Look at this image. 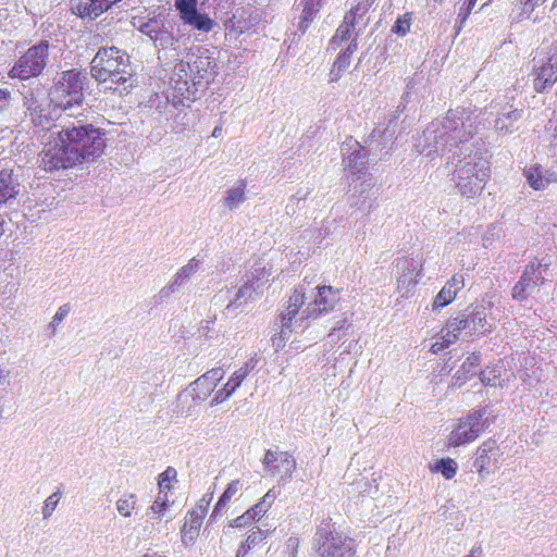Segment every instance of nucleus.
<instances>
[{"instance_id": "obj_46", "label": "nucleus", "mask_w": 557, "mask_h": 557, "mask_svg": "<svg viewBox=\"0 0 557 557\" xmlns=\"http://www.w3.org/2000/svg\"><path fill=\"white\" fill-rule=\"evenodd\" d=\"M60 500V492H54L51 494L45 502V507L42 509V515L45 519H48L52 511L55 509L58 503Z\"/></svg>"}, {"instance_id": "obj_11", "label": "nucleus", "mask_w": 557, "mask_h": 557, "mask_svg": "<svg viewBox=\"0 0 557 557\" xmlns=\"http://www.w3.org/2000/svg\"><path fill=\"white\" fill-rule=\"evenodd\" d=\"M478 117L482 114L475 113ZM523 108H515L510 103L502 104L498 101H493L491 106L485 109L483 115H486V121L499 135H509L518 127L517 123L523 117ZM480 122L478 121V125Z\"/></svg>"}, {"instance_id": "obj_22", "label": "nucleus", "mask_w": 557, "mask_h": 557, "mask_svg": "<svg viewBox=\"0 0 557 557\" xmlns=\"http://www.w3.org/2000/svg\"><path fill=\"white\" fill-rule=\"evenodd\" d=\"M499 453L496 441L490 438L483 442L475 451L473 467L480 478L485 479L490 473L492 463L496 462Z\"/></svg>"}, {"instance_id": "obj_42", "label": "nucleus", "mask_w": 557, "mask_h": 557, "mask_svg": "<svg viewBox=\"0 0 557 557\" xmlns=\"http://www.w3.org/2000/svg\"><path fill=\"white\" fill-rule=\"evenodd\" d=\"M196 0H175V7L180 11L182 20L197 10Z\"/></svg>"}, {"instance_id": "obj_14", "label": "nucleus", "mask_w": 557, "mask_h": 557, "mask_svg": "<svg viewBox=\"0 0 557 557\" xmlns=\"http://www.w3.org/2000/svg\"><path fill=\"white\" fill-rule=\"evenodd\" d=\"M399 272L397 292L401 298H409L422 276V260L420 257H404L397 260Z\"/></svg>"}, {"instance_id": "obj_41", "label": "nucleus", "mask_w": 557, "mask_h": 557, "mask_svg": "<svg viewBox=\"0 0 557 557\" xmlns=\"http://www.w3.org/2000/svg\"><path fill=\"white\" fill-rule=\"evenodd\" d=\"M268 276H269V273L265 270V268L258 267V268H255L251 271V273L248 276L247 281L249 283H255L253 285H258L259 289H262L263 285L268 281Z\"/></svg>"}, {"instance_id": "obj_23", "label": "nucleus", "mask_w": 557, "mask_h": 557, "mask_svg": "<svg viewBox=\"0 0 557 557\" xmlns=\"http://www.w3.org/2000/svg\"><path fill=\"white\" fill-rule=\"evenodd\" d=\"M398 117L397 113L394 112L386 122L380 123L374 127L371 133V144L376 143L377 146L382 147L381 149L389 148L397 138Z\"/></svg>"}, {"instance_id": "obj_62", "label": "nucleus", "mask_w": 557, "mask_h": 557, "mask_svg": "<svg viewBox=\"0 0 557 557\" xmlns=\"http://www.w3.org/2000/svg\"><path fill=\"white\" fill-rule=\"evenodd\" d=\"M345 323H346L345 321H341V322H338V323H337L338 325H337V326H335V327L333 329V331L329 334V337H330V338H333V337L335 336V332H336L337 330H343V329L345 327Z\"/></svg>"}, {"instance_id": "obj_27", "label": "nucleus", "mask_w": 557, "mask_h": 557, "mask_svg": "<svg viewBox=\"0 0 557 557\" xmlns=\"http://www.w3.org/2000/svg\"><path fill=\"white\" fill-rule=\"evenodd\" d=\"M239 490V481L235 480L228 483L227 487L225 488L224 493L219 498L211 516L210 521H215L220 517L223 516L224 510H226L228 503L231 502L232 497L238 492Z\"/></svg>"}, {"instance_id": "obj_15", "label": "nucleus", "mask_w": 557, "mask_h": 557, "mask_svg": "<svg viewBox=\"0 0 557 557\" xmlns=\"http://www.w3.org/2000/svg\"><path fill=\"white\" fill-rule=\"evenodd\" d=\"M262 466L268 474L278 476L280 482L286 483L290 481L297 462L288 451L268 449L262 459Z\"/></svg>"}, {"instance_id": "obj_13", "label": "nucleus", "mask_w": 557, "mask_h": 557, "mask_svg": "<svg viewBox=\"0 0 557 557\" xmlns=\"http://www.w3.org/2000/svg\"><path fill=\"white\" fill-rule=\"evenodd\" d=\"M25 115L30 124L41 129H50L51 123L58 119L60 108H54L51 100L40 97L33 90L24 96Z\"/></svg>"}, {"instance_id": "obj_52", "label": "nucleus", "mask_w": 557, "mask_h": 557, "mask_svg": "<svg viewBox=\"0 0 557 557\" xmlns=\"http://www.w3.org/2000/svg\"><path fill=\"white\" fill-rule=\"evenodd\" d=\"M447 287L453 289L457 295L458 290L462 289L465 286V280L462 275L456 274L454 275L446 284Z\"/></svg>"}, {"instance_id": "obj_29", "label": "nucleus", "mask_w": 557, "mask_h": 557, "mask_svg": "<svg viewBox=\"0 0 557 557\" xmlns=\"http://www.w3.org/2000/svg\"><path fill=\"white\" fill-rule=\"evenodd\" d=\"M246 200V182L238 181L236 184L226 190L224 198V205L230 210H234L239 207Z\"/></svg>"}, {"instance_id": "obj_36", "label": "nucleus", "mask_w": 557, "mask_h": 557, "mask_svg": "<svg viewBox=\"0 0 557 557\" xmlns=\"http://www.w3.org/2000/svg\"><path fill=\"white\" fill-rule=\"evenodd\" d=\"M457 341V336L451 334L449 330H447V326L445 325L441 331V341L435 342L431 350L434 354H438L440 351L444 350L445 348L449 347L451 344H454Z\"/></svg>"}, {"instance_id": "obj_16", "label": "nucleus", "mask_w": 557, "mask_h": 557, "mask_svg": "<svg viewBox=\"0 0 557 557\" xmlns=\"http://www.w3.org/2000/svg\"><path fill=\"white\" fill-rule=\"evenodd\" d=\"M533 88L536 92H544L557 82V44L550 48L546 61L533 70Z\"/></svg>"}, {"instance_id": "obj_38", "label": "nucleus", "mask_w": 557, "mask_h": 557, "mask_svg": "<svg viewBox=\"0 0 557 557\" xmlns=\"http://www.w3.org/2000/svg\"><path fill=\"white\" fill-rule=\"evenodd\" d=\"M457 468V462L450 458L441 459L435 466V470L437 472H441L442 475L447 480L453 479L455 476Z\"/></svg>"}, {"instance_id": "obj_20", "label": "nucleus", "mask_w": 557, "mask_h": 557, "mask_svg": "<svg viewBox=\"0 0 557 557\" xmlns=\"http://www.w3.org/2000/svg\"><path fill=\"white\" fill-rule=\"evenodd\" d=\"M343 164L351 174H363L367 170L364 148L352 137L347 138L342 146Z\"/></svg>"}, {"instance_id": "obj_57", "label": "nucleus", "mask_w": 557, "mask_h": 557, "mask_svg": "<svg viewBox=\"0 0 557 557\" xmlns=\"http://www.w3.org/2000/svg\"><path fill=\"white\" fill-rule=\"evenodd\" d=\"M275 497H276L275 493L272 490H270V491H268V493L263 496V498L260 502L262 504H264L268 508H270L271 504L273 503Z\"/></svg>"}, {"instance_id": "obj_49", "label": "nucleus", "mask_w": 557, "mask_h": 557, "mask_svg": "<svg viewBox=\"0 0 557 557\" xmlns=\"http://www.w3.org/2000/svg\"><path fill=\"white\" fill-rule=\"evenodd\" d=\"M233 295H234L233 288L225 287V288L220 289L214 295L212 301H213L214 305H223L226 301L228 304L230 300L233 298Z\"/></svg>"}, {"instance_id": "obj_4", "label": "nucleus", "mask_w": 557, "mask_h": 557, "mask_svg": "<svg viewBox=\"0 0 557 557\" xmlns=\"http://www.w3.org/2000/svg\"><path fill=\"white\" fill-rule=\"evenodd\" d=\"M318 294L313 301L309 302L306 309L299 314V309L305 304V289L298 286L293 290L289 296L286 310L281 317V335L286 336L296 329H306L309 319H317L321 314L332 310L338 301V292L334 290L332 286L317 287Z\"/></svg>"}, {"instance_id": "obj_61", "label": "nucleus", "mask_w": 557, "mask_h": 557, "mask_svg": "<svg viewBox=\"0 0 557 557\" xmlns=\"http://www.w3.org/2000/svg\"><path fill=\"white\" fill-rule=\"evenodd\" d=\"M483 553L481 547H473L470 553L465 557H482Z\"/></svg>"}, {"instance_id": "obj_54", "label": "nucleus", "mask_w": 557, "mask_h": 557, "mask_svg": "<svg viewBox=\"0 0 557 557\" xmlns=\"http://www.w3.org/2000/svg\"><path fill=\"white\" fill-rule=\"evenodd\" d=\"M252 520L251 515L248 512V510L243 513L242 516L237 517L231 522L232 528H242L247 524H249Z\"/></svg>"}, {"instance_id": "obj_35", "label": "nucleus", "mask_w": 557, "mask_h": 557, "mask_svg": "<svg viewBox=\"0 0 557 557\" xmlns=\"http://www.w3.org/2000/svg\"><path fill=\"white\" fill-rule=\"evenodd\" d=\"M456 294L453 289H450L449 287H447L446 285H444L442 287V289L438 292V294L435 296L434 300H433V304H432V309L434 311L449 305L455 298H456Z\"/></svg>"}, {"instance_id": "obj_58", "label": "nucleus", "mask_w": 557, "mask_h": 557, "mask_svg": "<svg viewBox=\"0 0 557 557\" xmlns=\"http://www.w3.org/2000/svg\"><path fill=\"white\" fill-rule=\"evenodd\" d=\"M467 364H469V367H475L479 364V356L476 355H471L470 357L467 358V361L463 362L461 369L465 370Z\"/></svg>"}, {"instance_id": "obj_3", "label": "nucleus", "mask_w": 557, "mask_h": 557, "mask_svg": "<svg viewBox=\"0 0 557 557\" xmlns=\"http://www.w3.org/2000/svg\"><path fill=\"white\" fill-rule=\"evenodd\" d=\"M90 75L104 89L119 95L128 94L136 85V70L126 51L117 47H102L90 62Z\"/></svg>"}, {"instance_id": "obj_64", "label": "nucleus", "mask_w": 557, "mask_h": 557, "mask_svg": "<svg viewBox=\"0 0 557 557\" xmlns=\"http://www.w3.org/2000/svg\"><path fill=\"white\" fill-rule=\"evenodd\" d=\"M221 134H222V126L221 125L215 126L214 129L212 131V137L218 138L221 136Z\"/></svg>"}, {"instance_id": "obj_18", "label": "nucleus", "mask_w": 557, "mask_h": 557, "mask_svg": "<svg viewBox=\"0 0 557 557\" xmlns=\"http://www.w3.org/2000/svg\"><path fill=\"white\" fill-rule=\"evenodd\" d=\"M186 61L191 62L194 76L200 81V87L203 89L209 84L210 78L215 75V59L208 49L198 48L196 52L187 54Z\"/></svg>"}, {"instance_id": "obj_34", "label": "nucleus", "mask_w": 557, "mask_h": 557, "mask_svg": "<svg viewBox=\"0 0 557 557\" xmlns=\"http://www.w3.org/2000/svg\"><path fill=\"white\" fill-rule=\"evenodd\" d=\"M136 507V495L135 494H125L116 502V510L117 512L125 517L129 518L133 513V510Z\"/></svg>"}, {"instance_id": "obj_60", "label": "nucleus", "mask_w": 557, "mask_h": 557, "mask_svg": "<svg viewBox=\"0 0 557 557\" xmlns=\"http://www.w3.org/2000/svg\"><path fill=\"white\" fill-rule=\"evenodd\" d=\"M250 549H251V548H248V547H247V543H246V542H245V543H243V544L238 547V549H237L236 557H245V556L248 554V552H249Z\"/></svg>"}, {"instance_id": "obj_19", "label": "nucleus", "mask_w": 557, "mask_h": 557, "mask_svg": "<svg viewBox=\"0 0 557 557\" xmlns=\"http://www.w3.org/2000/svg\"><path fill=\"white\" fill-rule=\"evenodd\" d=\"M225 372L222 368H213L196 379L190 385L191 398L195 404L205 401L223 379Z\"/></svg>"}, {"instance_id": "obj_26", "label": "nucleus", "mask_w": 557, "mask_h": 557, "mask_svg": "<svg viewBox=\"0 0 557 557\" xmlns=\"http://www.w3.org/2000/svg\"><path fill=\"white\" fill-rule=\"evenodd\" d=\"M357 50V38L354 37L348 47L338 54L331 70V81H338L348 69L352 53Z\"/></svg>"}, {"instance_id": "obj_28", "label": "nucleus", "mask_w": 557, "mask_h": 557, "mask_svg": "<svg viewBox=\"0 0 557 557\" xmlns=\"http://www.w3.org/2000/svg\"><path fill=\"white\" fill-rule=\"evenodd\" d=\"M355 28L356 24H354V16L351 14H346L344 21L336 29L335 35L330 40L331 48L335 50L343 41L348 40Z\"/></svg>"}, {"instance_id": "obj_24", "label": "nucleus", "mask_w": 557, "mask_h": 557, "mask_svg": "<svg viewBox=\"0 0 557 557\" xmlns=\"http://www.w3.org/2000/svg\"><path fill=\"white\" fill-rule=\"evenodd\" d=\"M253 284L255 283L246 281L239 288H237L234 292L233 298L226 305L225 310L227 312H232L248 302L259 299L263 294V289H259V286Z\"/></svg>"}, {"instance_id": "obj_8", "label": "nucleus", "mask_w": 557, "mask_h": 557, "mask_svg": "<svg viewBox=\"0 0 557 557\" xmlns=\"http://www.w3.org/2000/svg\"><path fill=\"white\" fill-rule=\"evenodd\" d=\"M50 45L47 40L29 47L9 71L11 78L22 81L38 77L50 62Z\"/></svg>"}, {"instance_id": "obj_25", "label": "nucleus", "mask_w": 557, "mask_h": 557, "mask_svg": "<svg viewBox=\"0 0 557 557\" xmlns=\"http://www.w3.org/2000/svg\"><path fill=\"white\" fill-rule=\"evenodd\" d=\"M71 10L81 18L92 21L108 11L109 4L103 0H75L72 1Z\"/></svg>"}, {"instance_id": "obj_44", "label": "nucleus", "mask_w": 557, "mask_h": 557, "mask_svg": "<svg viewBox=\"0 0 557 557\" xmlns=\"http://www.w3.org/2000/svg\"><path fill=\"white\" fill-rule=\"evenodd\" d=\"M177 475L176 470L173 467H168L161 474L159 480L160 490H170L171 481L175 480Z\"/></svg>"}, {"instance_id": "obj_37", "label": "nucleus", "mask_w": 557, "mask_h": 557, "mask_svg": "<svg viewBox=\"0 0 557 557\" xmlns=\"http://www.w3.org/2000/svg\"><path fill=\"white\" fill-rule=\"evenodd\" d=\"M168 507L169 504L166 498L158 496L152 505L147 509V516H150V518L154 520H161L164 517Z\"/></svg>"}, {"instance_id": "obj_21", "label": "nucleus", "mask_w": 557, "mask_h": 557, "mask_svg": "<svg viewBox=\"0 0 557 557\" xmlns=\"http://www.w3.org/2000/svg\"><path fill=\"white\" fill-rule=\"evenodd\" d=\"M200 260L191 258L185 265L181 267L172 276L171 281L160 289L158 296L161 300L169 298L172 294L188 283L190 277L199 270Z\"/></svg>"}, {"instance_id": "obj_47", "label": "nucleus", "mask_w": 557, "mask_h": 557, "mask_svg": "<svg viewBox=\"0 0 557 557\" xmlns=\"http://www.w3.org/2000/svg\"><path fill=\"white\" fill-rule=\"evenodd\" d=\"M367 12H368V4L367 3H358L347 14H351L354 16V24L358 25L359 22H361L362 25H366V22L363 21V16L367 14Z\"/></svg>"}, {"instance_id": "obj_32", "label": "nucleus", "mask_w": 557, "mask_h": 557, "mask_svg": "<svg viewBox=\"0 0 557 557\" xmlns=\"http://www.w3.org/2000/svg\"><path fill=\"white\" fill-rule=\"evenodd\" d=\"M524 176L529 185L535 190H542L548 184V180L543 177L539 166H531L525 169Z\"/></svg>"}, {"instance_id": "obj_30", "label": "nucleus", "mask_w": 557, "mask_h": 557, "mask_svg": "<svg viewBox=\"0 0 557 557\" xmlns=\"http://www.w3.org/2000/svg\"><path fill=\"white\" fill-rule=\"evenodd\" d=\"M183 21L197 28L201 32H210L214 25V22L208 17L206 14L199 13L197 10L194 11L191 14L187 15Z\"/></svg>"}, {"instance_id": "obj_33", "label": "nucleus", "mask_w": 557, "mask_h": 557, "mask_svg": "<svg viewBox=\"0 0 557 557\" xmlns=\"http://www.w3.org/2000/svg\"><path fill=\"white\" fill-rule=\"evenodd\" d=\"M202 520H203V517L196 515V512L194 510H191L189 512V516L187 517V520L182 528L183 543L187 544L188 533H198V531L202 524Z\"/></svg>"}, {"instance_id": "obj_31", "label": "nucleus", "mask_w": 557, "mask_h": 557, "mask_svg": "<svg viewBox=\"0 0 557 557\" xmlns=\"http://www.w3.org/2000/svg\"><path fill=\"white\" fill-rule=\"evenodd\" d=\"M504 368L503 366L496 364L493 367H488L481 371L480 373V380L484 385L488 386H503V383L500 381L502 372Z\"/></svg>"}, {"instance_id": "obj_50", "label": "nucleus", "mask_w": 557, "mask_h": 557, "mask_svg": "<svg viewBox=\"0 0 557 557\" xmlns=\"http://www.w3.org/2000/svg\"><path fill=\"white\" fill-rule=\"evenodd\" d=\"M313 0H306L301 14V24L306 25L314 18L315 10L313 9Z\"/></svg>"}, {"instance_id": "obj_2", "label": "nucleus", "mask_w": 557, "mask_h": 557, "mask_svg": "<svg viewBox=\"0 0 557 557\" xmlns=\"http://www.w3.org/2000/svg\"><path fill=\"white\" fill-rule=\"evenodd\" d=\"M106 147L101 128L76 120L50 134L38 154V164L47 172L88 165L103 154Z\"/></svg>"}, {"instance_id": "obj_59", "label": "nucleus", "mask_w": 557, "mask_h": 557, "mask_svg": "<svg viewBox=\"0 0 557 557\" xmlns=\"http://www.w3.org/2000/svg\"><path fill=\"white\" fill-rule=\"evenodd\" d=\"M461 370H458L456 372V374L454 375L453 377V386H461V384L463 383V381L466 380V376H461Z\"/></svg>"}, {"instance_id": "obj_56", "label": "nucleus", "mask_w": 557, "mask_h": 557, "mask_svg": "<svg viewBox=\"0 0 557 557\" xmlns=\"http://www.w3.org/2000/svg\"><path fill=\"white\" fill-rule=\"evenodd\" d=\"M11 92L8 89L0 88V112L10 106Z\"/></svg>"}, {"instance_id": "obj_40", "label": "nucleus", "mask_w": 557, "mask_h": 557, "mask_svg": "<svg viewBox=\"0 0 557 557\" xmlns=\"http://www.w3.org/2000/svg\"><path fill=\"white\" fill-rule=\"evenodd\" d=\"M164 27L157 20H149L139 26V30L153 40Z\"/></svg>"}, {"instance_id": "obj_39", "label": "nucleus", "mask_w": 557, "mask_h": 557, "mask_svg": "<svg viewBox=\"0 0 557 557\" xmlns=\"http://www.w3.org/2000/svg\"><path fill=\"white\" fill-rule=\"evenodd\" d=\"M71 307L69 304H64L61 307H59L55 314L52 317L51 322L47 326V331L49 332L50 336H53L57 331V326L66 318V315L70 313Z\"/></svg>"}, {"instance_id": "obj_51", "label": "nucleus", "mask_w": 557, "mask_h": 557, "mask_svg": "<svg viewBox=\"0 0 557 557\" xmlns=\"http://www.w3.org/2000/svg\"><path fill=\"white\" fill-rule=\"evenodd\" d=\"M544 1L545 0H523L521 15H524L525 18H529L535 8L542 4Z\"/></svg>"}, {"instance_id": "obj_12", "label": "nucleus", "mask_w": 557, "mask_h": 557, "mask_svg": "<svg viewBox=\"0 0 557 557\" xmlns=\"http://www.w3.org/2000/svg\"><path fill=\"white\" fill-rule=\"evenodd\" d=\"M549 264L544 259L531 261L525 267L520 280L512 287L511 297L515 300L523 301L533 296L539 287L545 283V274Z\"/></svg>"}, {"instance_id": "obj_9", "label": "nucleus", "mask_w": 557, "mask_h": 557, "mask_svg": "<svg viewBox=\"0 0 557 557\" xmlns=\"http://www.w3.org/2000/svg\"><path fill=\"white\" fill-rule=\"evenodd\" d=\"M313 547L318 557H354L355 555L354 540L333 530L329 524L318 529Z\"/></svg>"}, {"instance_id": "obj_1", "label": "nucleus", "mask_w": 557, "mask_h": 557, "mask_svg": "<svg viewBox=\"0 0 557 557\" xmlns=\"http://www.w3.org/2000/svg\"><path fill=\"white\" fill-rule=\"evenodd\" d=\"M478 115L470 109L449 110L442 120L433 121L423 131L417 150L433 160L445 156L451 166V181L463 197L474 198L483 191L490 166L473 140Z\"/></svg>"}, {"instance_id": "obj_45", "label": "nucleus", "mask_w": 557, "mask_h": 557, "mask_svg": "<svg viewBox=\"0 0 557 557\" xmlns=\"http://www.w3.org/2000/svg\"><path fill=\"white\" fill-rule=\"evenodd\" d=\"M410 30V17L408 14L398 17L392 27V32L398 36H405Z\"/></svg>"}, {"instance_id": "obj_63", "label": "nucleus", "mask_w": 557, "mask_h": 557, "mask_svg": "<svg viewBox=\"0 0 557 557\" xmlns=\"http://www.w3.org/2000/svg\"><path fill=\"white\" fill-rule=\"evenodd\" d=\"M309 194H310V190H307L304 194H301V191H297V194L294 196V198H297L299 201L306 200L307 197L309 196Z\"/></svg>"}, {"instance_id": "obj_43", "label": "nucleus", "mask_w": 557, "mask_h": 557, "mask_svg": "<svg viewBox=\"0 0 557 557\" xmlns=\"http://www.w3.org/2000/svg\"><path fill=\"white\" fill-rule=\"evenodd\" d=\"M157 47H161L163 49L170 48L175 44V39L172 34L163 28L160 34L152 40Z\"/></svg>"}, {"instance_id": "obj_7", "label": "nucleus", "mask_w": 557, "mask_h": 557, "mask_svg": "<svg viewBox=\"0 0 557 557\" xmlns=\"http://www.w3.org/2000/svg\"><path fill=\"white\" fill-rule=\"evenodd\" d=\"M195 72L190 61L181 60L174 66L170 79V91L166 96L168 102L177 108L188 106L197 99L200 81L195 78Z\"/></svg>"}, {"instance_id": "obj_6", "label": "nucleus", "mask_w": 557, "mask_h": 557, "mask_svg": "<svg viewBox=\"0 0 557 557\" xmlns=\"http://www.w3.org/2000/svg\"><path fill=\"white\" fill-rule=\"evenodd\" d=\"M87 73L72 69L63 71L49 90V99L54 108L67 112L81 107L84 101V87Z\"/></svg>"}, {"instance_id": "obj_48", "label": "nucleus", "mask_w": 557, "mask_h": 557, "mask_svg": "<svg viewBox=\"0 0 557 557\" xmlns=\"http://www.w3.org/2000/svg\"><path fill=\"white\" fill-rule=\"evenodd\" d=\"M268 535V531H262L260 529L256 531H251L250 534L246 539L247 547L253 548L257 544L261 543Z\"/></svg>"}, {"instance_id": "obj_10", "label": "nucleus", "mask_w": 557, "mask_h": 557, "mask_svg": "<svg viewBox=\"0 0 557 557\" xmlns=\"http://www.w3.org/2000/svg\"><path fill=\"white\" fill-rule=\"evenodd\" d=\"M485 414V408H479L459 419L447 436V446L459 447L474 442L486 426Z\"/></svg>"}, {"instance_id": "obj_53", "label": "nucleus", "mask_w": 557, "mask_h": 557, "mask_svg": "<svg viewBox=\"0 0 557 557\" xmlns=\"http://www.w3.org/2000/svg\"><path fill=\"white\" fill-rule=\"evenodd\" d=\"M268 510L269 508L264 504L259 502L250 509H248V512L251 515L252 520H256L259 519L262 515H264Z\"/></svg>"}, {"instance_id": "obj_55", "label": "nucleus", "mask_w": 557, "mask_h": 557, "mask_svg": "<svg viewBox=\"0 0 557 557\" xmlns=\"http://www.w3.org/2000/svg\"><path fill=\"white\" fill-rule=\"evenodd\" d=\"M211 499L212 496H210L209 498H207L206 496L202 497L197 504L196 508L193 509L196 512V515L202 516L205 518Z\"/></svg>"}, {"instance_id": "obj_17", "label": "nucleus", "mask_w": 557, "mask_h": 557, "mask_svg": "<svg viewBox=\"0 0 557 557\" xmlns=\"http://www.w3.org/2000/svg\"><path fill=\"white\" fill-rule=\"evenodd\" d=\"M259 357L257 354H255L244 363L243 367L236 370L228 379L226 384H224V386L215 393L210 405L216 406L230 398L240 386L242 382L247 377V375L257 367Z\"/></svg>"}, {"instance_id": "obj_5", "label": "nucleus", "mask_w": 557, "mask_h": 557, "mask_svg": "<svg viewBox=\"0 0 557 557\" xmlns=\"http://www.w3.org/2000/svg\"><path fill=\"white\" fill-rule=\"evenodd\" d=\"M503 309L498 298L486 294L478 304L471 306L468 313L460 312L457 317L448 319L447 330L451 334L455 333L457 339L462 331L469 336L492 332L496 327Z\"/></svg>"}]
</instances>
